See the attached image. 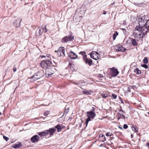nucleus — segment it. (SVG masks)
Here are the masks:
<instances>
[{"mask_svg":"<svg viewBox=\"0 0 149 149\" xmlns=\"http://www.w3.org/2000/svg\"><path fill=\"white\" fill-rule=\"evenodd\" d=\"M146 26L141 27L136 26L135 31L133 33L134 37L137 39L143 38L149 31V19L146 22Z\"/></svg>","mask_w":149,"mask_h":149,"instance_id":"f257e3e1","label":"nucleus"},{"mask_svg":"<svg viewBox=\"0 0 149 149\" xmlns=\"http://www.w3.org/2000/svg\"><path fill=\"white\" fill-rule=\"evenodd\" d=\"M40 65L43 68L45 69L46 70L47 69L51 68L52 63L50 60H46L42 61Z\"/></svg>","mask_w":149,"mask_h":149,"instance_id":"f03ea898","label":"nucleus"},{"mask_svg":"<svg viewBox=\"0 0 149 149\" xmlns=\"http://www.w3.org/2000/svg\"><path fill=\"white\" fill-rule=\"evenodd\" d=\"M74 39V36L71 33L70 35L67 36L63 38L61 41L62 43H65L69 41H72Z\"/></svg>","mask_w":149,"mask_h":149,"instance_id":"7ed1b4c3","label":"nucleus"},{"mask_svg":"<svg viewBox=\"0 0 149 149\" xmlns=\"http://www.w3.org/2000/svg\"><path fill=\"white\" fill-rule=\"evenodd\" d=\"M91 109V111L86 112L87 115L88 117V118H90V120H91V118L93 119L96 115L95 111V108L92 107Z\"/></svg>","mask_w":149,"mask_h":149,"instance_id":"20e7f679","label":"nucleus"},{"mask_svg":"<svg viewBox=\"0 0 149 149\" xmlns=\"http://www.w3.org/2000/svg\"><path fill=\"white\" fill-rule=\"evenodd\" d=\"M55 54H57L58 57L64 56L65 54V48L64 47H60L57 51H55Z\"/></svg>","mask_w":149,"mask_h":149,"instance_id":"39448f33","label":"nucleus"},{"mask_svg":"<svg viewBox=\"0 0 149 149\" xmlns=\"http://www.w3.org/2000/svg\"><path fill=\"white\" fill-rule=\"evenodd\" d=\"M44 74V72L42 70L36 72L34 76H33L31 78H33L34 77L36 80L42 77Z\"/></svg>","mask_w":149,"mask_h":149,"instance_id":"423d86ee","label":"nucleus"},{"mask_svg":"<svg viewBox=\"0 0 149 149\" xmlns=\"http://www.w3.org/2000/svg\"><path fill=\"white\" fill-rule=\"evenodd\" d=\"M90 55L91 58L96 60H98L100 57V54L97 52L92 51Z\"/></svg>","mask_w":149,"mask_h":149,"instance_id":"0eeeda50","label":"nucleus"},{"mask_svg":"<svg viewBox=\"0 0 149 149\" xmlns=\"http://www.w3.org/2000/svg\"><path fill=\"white\" fill-rule=\"evenodd\" d=\"M83 59L85 63L86 64H88L89 66H91V65L93 64L92 60L90 58H87L86 55H85V56H84Z\"/></svg>","mask_w":149,"mask_h":149,"instance_id":"6e6552de","label":"nucleus"},{"mask_svg":"<svg viewBox=\"0 0 149 149\" xmlns=\"http://www.w3.org/2000/svg\"><path fill=\"white\" fill-rule=\"evenodd\" d=\"M54 72L51 68L47 69L45 71V76L47 78H49L54 74Z\"/></svg>","mask_w":149,"mask_h":149,"instance_id":"1a4fd4ad","label":"nucleus"},{"mask_svg":"<svg viewBox=\"0 0 149 149\" xmlns=\"http://www.w3.org/2000/svg\"><path fill=\"white\" fill-rule=\"evenodd\" d=\"M82 18V16L80 15L75 13L73 17V20L75 22H79Z\"/></svg>","mask_w":149,"mask_h":149,"instance_id":"9d476101","label":"nucleus"},{"mask_svg":"<svg viewBox=\"0 0 149 149\" xmlns=\"http://www.w3.org/2000/svg\"><path fill=\"white\" fill-rule=\"evenodd\" d=\"M115 49L116 51H121L122 52H124L126 50V49L123 47L122 45H118L115 47Z\"/></svg>","mask_w":149,"mask_h":149,"instance_id":"9b49d317","label":"nucleus"},{"mask_svg":"<svg viewBox=\"0 0 149 149\" xmlns=\"http://www.w3.org/2000/svg\"><path fill=\"white\" fill-rule=\"evenodd\" d=\"M43 29L42 28L39 27L36 32V35L37 36H40L42 33Z\"/></svg>","mask_w":149,"mask_h":149,"instance_id":"f8f14e48","label":"nucleus"},{"mask_svg":"<svg viewBox=\"0 0 149 149\" xmlns=\"http://www.w3.org/2000/svg\"><path fill=\"white\" fill-rule=\"evenodd\" d=\"M22 19L20 18L16 19L14 22V26L17 27H19L21 25L20 22Z\"/></svg>","mask_w":149,"mask_h":149,"instance_id":"ddd939ff","label":"nucleus"},{"mask_svg":"<svg viewBox=\"0 0 149 149\" xmlns=\"http://www.w3.org/2000/svg\"><path fill=\"white\" fill-rule=\"evenodd\" d=\"M112 71V75L113 77H116L118 74L119 72L117 69H115L114 67L110 69Z\"/></svg>","mask_w":149,"mask_h":149,"instance_id":"4468645a","label":"nucleus"},{"mask_svg":"<svg viewBox=\"0 0 149 149\" xmlns=\"http://www.w3.org/2000/svg\"><path fill=\"white\" fill-rule=\"evenodd\" d=\"M40 139L39 136L38 135H35L32 136L31 139V141L33 143L38 141Z\"/></svg>","mask_w":149,"mask_h":149,"instance_id":"2eb2a0df","label":"nucleus"},{"mask_svg":"<svg viewBox=\"0 0 149 149\" xmlns=\"http://www.w3.org/2000/svg\"><path fill=\"white\" fill-rule=\"evenodd\" d=\"M56 129L54 128H50L48 130H47L48 132V135L49 134L50 136H52L56 131Z\"/></svg>","mask_w":149,"mask_h":149,"instance_id":"dca6fc26","label":"nucleus"},{"mask_svg":"<svg viewBox=\"0 0 149 149\" xmlns=\"http://www.w3.org/2000/svg\"><path fill=\"white\" fill-rule=\"evenodd\" d=\"M69 56L72 59H74L77 58V55L72 51L70 52Z\"/></svg>","mask_w":149,"mask_h":149,"instance_id":"f3484780","label":"nucleus"},{"mask_svg":"<svg viewBox=\"0 0 149 149\" xmlns=\"http://www.w3.org/2000/svg\"><path fill=\"white\" fill-rule=\"evenodd\" d=\"M146 22L143 21L142 19H139V25L138 26L141 27H145L146 25Z\"/></svg>","mask_w":149,"mask_h":149,"instance_id":"a211bd4d","label":"nucleus"},{"mask_svg":"<svg viewBox=\"0 0 149 149\" xmlns=\"http://www.w3.org/2000/svg\"><path fill=\"white\" fill-rule=\"evenodd\" d=\"M48 132L47 130L38 133V134L41 137L46 136L48 135Z\"/></svg>","mask_w":149,"mask_h":149,"instance_id":"6ab92c4d","label":"nucleus"},{"mask_svg":"<svg viewBox=\"0 0 149 149\" xmlns=\"http://www.w3.org/2000/svg\"><path fill=\"white\" fill-rule=\"evenodd\" d=\"M83 8H80L78 9L76 11V13H77L78 14V13H79V15L80 14H83L84 13V10H83Z\"/></svg>","mask_w":149,"mask_h":149,"instance_id":"aec40b11","label":"nucleus"},{"mask_svg":"<svg viewBox=\"0 0 149 149\" xmlns=\"http://www.w3.org/2000/svg\"><path fill=\"white\" fill-rule=\"evenodd\" d=\"M55 129L56 128L57 130V131L58 132L61 131L63 128V127H61L60 124H58L55 126Z\"/></svg>","mask_w":149,"mask_h":149,"instance_id":"412c9836","label":"nucleus"},{"mask_svg":"<svg viewBox=\"0 0 149 149\" xmlns=\"http://www.w3.org/2000/svg\"><path fill=\"white\" fill-rule=\"evenodd\" d=\"M22 146V144L21 143H19L18 144H14L13 147L15 148H19L20 147H21Z\"/></svg>","mask_w":149,"mask_h":149,"instance_id":"4be33fe9","label":"nucleus"},{"mask_svg":"<svg viewBox=\"0 0 149 149\" xmlns=\"http://www.w3.org/2000/svg\"><path fill=\"white\" fill-rule=\"evenodd\" d=\"M131 42L132 45L134 46H137L138 45V43L135 39H132L131 40Z\"/></svg>","mask_w":149,"mask_h":149,"instance_id":"5701e85b","label":"nucleus"},{"mask_svg":"<svg viewBox=\"0 0 149 149\" xmlns=\"http://www.w3.org/2000/svg\"><path fill=\"white\" fill-rule=\"evenodd\" d=\"M74 64L71 63H69L68 65V68H70L72 70H74Z\"/></svg>","mask_w":149,"mask_h":149,"instance_id":"b1692460","label":"nucleus"},{"mask_svg":"<svg viewBox=\"0 0 149 149\" xmlns=\"http://www.w3.org/2000/svg\"><path fill=\"white\" fill-rule=\"evenodd\" d=\"M134 72L136 74H141V71L138 68H136L134 70Z\"/></svg>","mask_w":149,"mask_h":149,"instance_id":"393cba45","label":"nucleus"},{"mask_svg":"<svg viewBox=\"0 0 149 149\" xmlns=\"http://www.w3.org/2000/svg\"><path fill=\"white\" fill-rule=\"evenodd\" d=\"M118 35V33L117 31H115L113 35V40H114L116 38V37Z\"/></svg>","mask_w":149,"mask_h":149,"instance_id":"a878e982","label":"nucleus"},{"mask_svg":"<svg viewBox=\"0 0 149 149\" xmlns=\"http://www.w3.org/2000/svg\"><path fill=\"white\" fill-rule=\"evenodd\" d=\"M147 17V16L144 15V16L143 17H141L140 18H139L140 19H142V20L143 21H144L145 22H147L148 20L147 19H146V17Z\"/></svg>","mask_w":149,"mask_h":149,"instance_id":"bb28decb","label":"nucleus"},{"mask_svg":"<svg viewBox=\"0 0 149 149\" xmlns=\"http://www.w3.org/2000/svg\"><path fill=\"white\" fill-rule=\"evenodd\" d=\"M132 130L134 132H136L138 131V129L136 127L132 126Z\"/></svg>","mask_w":149,"mask_h":149,"instance_id":"cd10ccee","label":"nucleus"},{"mask_svg":"<svg viewBox=\"0 0 149 149\" xmlns=\"http://www.w3.org/2000/svg\"><path fill=\"white\" fill-rule=\"evenodd\" d=\"M99 136L101 137L103 139L102 141V142H104V141L106 140L105 137L104 135L103 134H100L99 135Z\"/></svg>","mask_w":149,"mask_h":149,"instance_id":"c85d7f7f","label":"nucleus"},{"mask_svg":"<svg viewBox=\"0 0 149 149\" xmlns=\"http://www.w3.org/2000/svg\"><path fill=\"white\" fill-rule=\"evenodd\" d=\"M82 92L84 94L86 95H89L91 94V91H83Z\"/></svg>","mask_w":149,"mask_h":149,"instance_id":"c756f323","label":"nucleus"},{"mask_svg":"<svg viewBox=\"0 0 149 149\" xmlns=\"http://www.w3.org/2000/svg\"><path fill=\"white\" fill-rule=\"evenodd\" d=\"M143 62L145 64H146L148 62V59L147 57H145L144 58Z\"/></svg>","mask_w":149,"mask_h":149,"instance_id":"7c9ffc66","label":"nucleus"},{"mask_svg":"<svg viewBox=\"0 0 149 149\" xmlns=\"http://www.w3.org/2000/svg\"><path fill=\"white\" fill-rule=\"evenodd\" d=\"M141 66L142 67L146 69L148 68V65H146L145 64H141Z\"/></svg>","mask_w":149,"mask_h":149,"instance_id":"2f4dec72","label":"nucleus"},{"mask_svg":"<svg viewBox=\"0 0 149 149\" xmlns=\"http://www.w3.org/2000/svg\"><path fill=\"white\" fill-rule=\"evenodd\" d=\"M135 4L136 6L139 7L142 6L143 5L145 4L143 3H135Z\"/></svg>","mask_w":149,"mask_h":149,"instance_id":"473e14b6","label":"nucleus"},{"mask_svg":"<svg viewBox=\"0 0 149 149\" xmlns=\"http://www.w3.org/2000/svg\"><path fill=\"white\" fill-rule=\"evenodd\" d=\"M90 120H90V118H87L86 119V121L85 123V125H86V127L87 126V125L88 124V122Z\"/></svg>","mask_w":149,"mask_h":149,"instance_id":"72a5a7b5","label":"nucleus"},{"mask_svg":"<svg viewBox=\"0 0 149 149\" xmlns=\"http://www.w3.org/2000/svg\"><path fill=\"white\" fill-rule=\"evenodd\" d=\"M69 109H67L66 110H65L64 111V113L63 114V115L62 116V117H61V118L62 117H63V115L65 114V113L66 114L69 112Z\"/></svg>","mask_w":149,"mask_h":149,"instance_id":"f704fd0d","label":"nucleus"},{"mask_svg":"<svg viewBox=\"0 0 149 149\" xmlns=\"http://www.w3.org/2000/svg\"><path fill=\"white\" fill-rule=\"evenodd\" d=\"M102 97L103 98H105L107 97L108 96L107 94H102L101 95Z\"/></svg>","mask_w":149,"mask_h":149,"instance_id":"c9c22d12","label":"nucleus"},{"mask_svg":"<svg viewBox=\"0 0 149 149\" xmlns=\"http://www.w3.org/2000/svg\"><path fill=\"white\" fill-rule=\"evenodd\" d=\"M122 30L123 31V33L125 35L127 34L126 30L125 29L123 28Z\"/></svg>","mask_w":149,"mask_h":149,"instance_id":"e433bc0d","label":"nucleus"},{"mask_svg":"<svg viewBox=\"0 0 149 149\" xmlns=\"http://www.w3.org/2000/svg\"><path fill=\"white\" fill-rule=\"evenodd\" d=\"M112 97L114 99H116L117 98L116 95H115V94H113L112 95Z\"/></svg>","mask_w":149,"mask_h":149,"instance_id":"4c0bfd02","label":"nucleus"},{"mask_svg":"<svg viewBox=\"0 0 149 149\" xmlns=\"http://www.w3.org/2000/svg\"><path fill=\"white\" fill-rule=\"evenodd\" d=\"M49 111H47L46 112L44 113L43 114L45 116H47V115H48V114H49Z\"/></svg>","mask_w":149,"mask_h":149,"instance_id":"58836bf2","label":"nucleus"},{"mask_svg":"<svg viewBox=\"0 0 149 149\" xmlns=\"http://www.w3.org/2000/svg\"><path fill=\"white\" fill-rule=\"evenodd\" d=\"M3 138L6 141H7L9 139V138L8 137L5 136H3Z\"/></svg>","mask_w":149,"mask_h":149,"instance_id":"ea45409f","label":"nucleus"},{"mask_svg":"<svg viewBox=\"0 0 149 149\" xmlns=\"http://www.w3.org/2000/svg\"><path fill=\"white\" fill-rule=\"evenodd\" d=\"M123 127L125 129H127L128 127V126L126 124H124L123 125Z\"/></svg>","mask_w":149,"mask_h":149,"instance_id":"a19ab883","label":"nucleus"},{"mask_svg":"<svg viewBox=\"0 0 149 149\" xmlns=\"http://www.w3.org/2000/svg\"><path fill=\"white\" fill-rule=\"evenodd\" d=\"M112 134L111 133H110L109 132H108L106 133V135L107 136H111L112 135Z\"/></svg>","mask_w":149,"mask_h":149,"instance_id":"79ce46f5","label":"nucleus"},{"mask_svg":"<svg viewBox=\"0 0 149 149\" xmlns=\"http://www.w3.org/2000/svg\"><path fill=\"white\" fill-rule=\"evenodd\" d=\"M79 54H81L83 55H84V54H85V55H86L85 54V52H80L79 53Z\"/></svg>","mask_w":149,"mask_h":149,"instance_id":"37998d69","label":"nucleus"},{"mask_svg":"<svg viewBox=\"0 0 149 149\" xmlns=\"http://www.w3.org/2000/svg\"><path fill=\"white\" fill-rule=\"evenodd\" d=\"M120 116H121V118H122L125 119V116L124 115H123V114H120Z\"/></svg>","mask_w":149,"mask_h":149,"instance_id":"c03bdc74","label":"nucleus"},{"mask_svg":"<svg viewBox=\"0 0 149 149\" xmlns=\"http://www.w3.org/2000/svg\"><path fill=\"white\" fill-rule=\"evenodd\" d=\"M43 30L45 29V31H44L45 33H46L47 32V30L46 29V26H45V27L43 28Z\"/></svg>","mask_w":149,"mask_h":149,"instance_id":"a18cd8bd","label":"nucleus"},{"mask_svg":"<svg viewBox=\"0 0 149 149\" xmlns=\"http://www.w3.org/2000/svg\"><path fill=\"white\" fill-rule=\"evenodd\" d=\"M120 107L121 108V107ZM119 112H124V113H125V111H124L123 110H122L121 108H120V109H119Z\"/></svg>","mask_w":149,"mask_h":149,"instance_id":"49530a36","label":"nucleus"},{"mask_svg":"<svg viewBox=\"0 0 149 149\" xmlns=\"http://www.w3.org/2000/svg\"><path fill=\"white\" fill-rule=\"evenodd\" d=\"M13 69L14 72H15L17 70L16 68H14Z\"/></svg>","mask_w":149,"mask_h":149,"instance_id":"de8ad7c7","label":"nucleus"},{"mask_svg":"<svg viewBox=\"0 0 149 149\" xmlns=\"http://www.w3.org/2000/svg\"><path fill=\"white\" fill-rule=\"evenodd\" d=\"M119 99H121V103H123V100H122V99H121V98L120 97H119Z\"/></svg>","mask_w":149,"mask_h":149,"instance_id":"09e8293b","label":"nucleus"},{"mask_svg":"<svg viewBox=\"0 0 149 149\" xmlns=\"http://www.w3.org/2000/svg\"><path fill=\"white\" fill-rule=\"evenodd\" d=\"M106 13H107L106 12V11L104 10L103 11V14L106 15Z\"/></svg>","mask_w":149,"mask_h":149,"instance_id":"8fccbe9b","label":"nucleus"},{"mask_svg":"<svg viewBox=\"0 0 149 149\" xmlns=\"http://www.w3.org/2000/svg\"><path fill=\"white\" fill-rule=\"evenodd\" d=\"M9 67L7 68L6 69H5V71L6 72L8 70V69H9Z\"/></svg>","mask_w":149,"mask_h":149,"instance_id":"3c124183","label":"nucleus"},{"mask_svg":"<svg viewBox=\"0 0 149 149\" xmlns=\"http://www.w3.org/2000/svg\"><path fill=\"white\" fill-rule=\"evenodd\" d=\"M146 146L148 147H149V143H148L147 144Z\"/></svg>","mask_w":149,"mask_h":149,"instance_id":"603ef678","label":"nucleus"},{"mask_svg":"<svg viewBox=\"0 0 149 149\" xmlns=\"http://www.w3.org/2000/svg\"><path fill=\"white\" fill-rule=\"evenodd\" d=\"M73 83L76 85H77L78 84V83H77L76 82H73Z\"/></svg>","mask_w":149,"mask_h":149,"instance_id":"864d4df0","label":"nucleus"},{"mask_svg":"<svg viewBox=\"0 0 149 149\" xmlns=\"http://www.w3.org/2000/svg\"><path fill=\"white\" fill-rule=\"evenodd\" d=\"M118 127L121 130H123V128L120 126H119Z\"/></svg>","mask_w":149,"mask_h":149,"instance_id":"5fc2aeb1","label":"nucleus"},{"mask_svg":"<svg viewBox=\"0 0 149 149\" xmlns=\"http://www.w3.org/2000/svg\"><path fill=\"white\" fill-rule=\"evenodd\" d=\"M131 136L132 138H133L134 136L132 134H131Z\"/></svg>","mask_w":149,"mask_h":149,"instance_id":"6e6d98bb","label":"nucleus"},{"mask_svg":"<svg viewBox=\"0 0 149 149\" xmlns=\"http://www.w3.org/2000/svg\"><path fill=\"white\" fill-rule=\"evenodd\" d=\"M123 114V113H122V112H121V113H119V114L120 116V114Z\"/></svg>","mask_w":149,"mask_h":149,"instance_id":"4d7b16f0","label":"nucleus"},{"mask_svg":"<svg viewBox=\"0 0 149 149\" xmlns=\"http://www.w3.org/2000/svg\"><path fill=\"white\" fill-rule=\"evenodd\" d=\"M100 77H103V76H102V75H100Z\"/></svg>","mask_w":149,"mask_h":149,"instance_id":"13d9d810","label":"nucleus"},{"mask_svg":"<svg viewBox=\"0 0 149 149\" xmlns=\"http://www.w3.org/2000/svg\"><path fill=\"white\" fill-rule=\"evenodd\" d=\"M56 63H55V65H53L54 66H56Z\"/></svg>","mask_w":149,"mask_h":149,"instance_id":"bf43d9fd","label":"nucleus"},{"mask_svg":"<svg viewBox=\"0 0 149 149\" xmlns=\"http://www.w3.org/2000/svg\"><path fill=\"white\" fill-rule=\"evenodd\" d=\"M1 112H0V115H1Z\"/></svg>","mask_w":149,"mask_h":149,"instance_id":"052dcab7","label":"nucleus"},{"mask_svg":"<svg viewBox=\"0 0 149 149\" xmlns=\"http://www.w3.org/2000/svg\"><path fill=\"white\" fill-rule=\"evenodd\" d=\"M41 82L42 83V82H43V81H41Z\"/></svg>","mask_w":149,"mask_h":149,"instance_id":"680f3d73","label":"nucleus"},{"mask_svg":"<svg viewBox=\"0 0 149 149\" xmlns=\"http://www.w3.org/2000/svg\"><path fill=\"white\" fill-rule=\"evenodd\" d=\"M148 113L149 114V112H148Z\"/></svg>","mask_w":149,"mask_h":149,"instance_id":"e2e57ef3","label":"nucleus"},{"mask_svg":"<svg viewBox=\"0 0 149 149\" xmlns=\"http://www.w3.org/2000/svg\"><path fill=\"white\" fill-rule=\"evenodd\" d=\"M102 144H101V145H100V146H102Z\"/></svg>","mask_w":149,"mask_h":149,"instance_id":"0e129e2a","label":"nucleus"},{"mask_svg":"<svg viewBox=\"0 0 149 149\" xmlns=\"http://www.w3.org/2000/svg\"><path fill=\"white\" fill-rule=\"evenodd\" d=\"M148 148H149V147H148Z\"/></svg>","mask_w":149,"mask_h":149,"instance_id":"69168bd1","label":"nucleus"},{"mask_svg":"<svg viewBox=\"0 0 149 149\" xmlns=\"http://www.w3.org/2000/svg\"><path fill=\"white\" fill-rule=\"evenodd\" d=\"M1 38V37H0V38Z\"/></svg>","mask_w":149,"mask_h":149,"instance_id":"338daca9","label":"nucleus"}]
</instances>
